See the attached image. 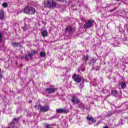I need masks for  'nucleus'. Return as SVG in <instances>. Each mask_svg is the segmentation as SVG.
I'll return each mask as SVG.
<instances>
[{
  "label": "nucleus",
  "mask_w": 128,
  "mask_h": 128,
  "mask_svg": "<svg viewBox=\"0 0 128 128\" xmlns=\"http://www.w3.org/2000/svg\"><path fill=\"white\" fill-rule=\"evenodd\" d=\"M24 12L28 14H36V9L31 6H26L24 8Z\"/></svg>",
  "instance_id": "1"
},
{
  "label": "nucleus",
  "mask_w": 128,
  "mask_h": 128,
  "mask_svg": "<svg viewBox=\"0 0 128 128\" xmlns=\"http://www.w3.org/2000/svg\"><path fill=\"white\" fill-rule=\"evenodd\" d=\"M44 6H48V8H60V6L57 4L56 2L52 0V2H48L47 4L44 2Z\"/></svg>",
  "instance_id": "2"
},
{
  "label": "nucleus",
  "mask_w": 128,
  "mask_h": 128,
  "mask_svg": "<svg viewBox=\"0 0 128 128\" xmlns=\"http://www.w3.org/2000/svg\"><path fill=\"white\" fill-rule=\"evenodd\" d=\"M38 108L40 110V112H48V110H50V106H42L39 105Z\"/></svg>",
  "instance_id": "3"
},
{
  "label": "nucleus",
  "mask_w": 128,
  "mask_h": 128,
  "mask_svg": "<svg viewBox=\"0 0 128 128\" xmlns=\"http://www.w3.org/2000/svg\"><path fill=\"white\" fill-rule=\"evenodd\" d=\"M72 102L74 104H81L82 106V103L80 100H78V98L76 97H72Z\"/></svg>",
  "instance_id": "4"
},
{
  "label": "nucleus",
  "mask_w": 128,
  "mask_h": 128,
  "mask_svg": "<svg viewBox=\"0 0 128 128\" xmlns=\"http://www.w3.org/2000/svg\"><path fill=\"white\" fill-rule=\"evenodd\" d=\"M56 112L58 114H68V110H66V108H58L56 110Z\"/></svg>",
  "instance_id": "5"
},
{
  "label": "nucleus",
  "mask_w": 128,
  "mask_h": 128,
  "mask_svg": "<svg viewBox=\"0 0 128 128\" xmlns=\"http://www.w3.org/2000/svg\"><path fill=\"white\" fill-rule=\"evenodd\" d=\"M92 26V21L91 20H88L86 24L84 25V28H88Z\"/></svg>",
  "instance_id": "6"
},
{
  "label": "nucleus",
  "mask_w": 128,
  "mask_h": 128,
  "mask_svg": "<svg viewBox=\"0 0 128 128\" xmlns=\"http://www.w3.org/2000/svg\"><path fill=\"white\" fill-rule=\"evenodd\" d=\"M56 88H54V87L50 88H46V92H48V94H52L56 90Z\"/></svg>",
  "instance_id": "7"
},
{
  "label": "nucleus",
  "mask_w": 128,
  "mask_h": 128,
  "mask_svg": "<svg viewBox=\"0 0 128 128\" xmlns=\"http://www.w3.org/2000/svg\"><path fill=\"white\" fill-rule=\"evenodd\" d=\"M72 78L76 82H82V78L76 74L74 75Z\"/></svg>",
  "instance_id": "8"
},
{
  "label": "nucleus",
  "mask_w": 128,
  "mask_h": 128,
  "mask_svg": "<svg viewBox=\"0 0 128 128\" xmlns=\"http://www.w3.org/2000/svg\"><path fill=\"white\" fill-rule=\"evenodd\" d=\"M4 16V13L3 10H0V20H2Z\"/></svg>",
  "instance_id": "9"
},
{
  "label": "nucleus",
  "mask_w": 128,
  "mask_h": 128,
  "mask_svg": "<svg viewBox=\"0 0 128 128\" xmlns=\"http://www.w3.org/2000/svg\"><path fill=\"white\" fill-rule=\"evenodd\" d=\"M112 94L114 96H118V90H112Z\"/></svg>",
  "instance_id": "10"
},
{
  "label": "nucleus",
  "mask_w": 128,
  "mask_h": 128,
  "mask_svg": "<svg viewBox=\"0 0 128 128\" xmlns=\"http://www.w3.org/2000/svg\"><path fill=\"white\" fill-rule=\"evenodd\" d=\"M87 120H90L94 124L96 123V120H94L92 117H87Z\"/></svg>",
  "instance_id": "11"
},
{
  "label": "nucleus",
  "mask_w": 128,
  "mask_h": 128,
  "mask_svg": "<svg viewBox=\"0 0 128 128\" xmlns=\"http://www.w3.org/2000/svg\"><path fill=\"white\" fill-rule=\"evenodd\" d=\"M42 34L44 38L48 36V31L44 30L42 32Z\"/></svg>",
  "instance_id": "12"
},
{
  "label": "nucleus",
  "mask_w": 128,
  "mask_h": 128,
  "mask_svg": "<svg viewBox=\"0 0 128 128\" xmlns=\"http://www.w3.org/2000/svg\"><path fill=\"white\" fill-rule=\"evenodd\" d=\"M66 32H72V26H69L67 27L66 28Z\"/></svg>",
  "instance_id": "13"
},
{
  "label": "nucleus",
  "mask_w": 128,
  "mask_h": 128,
  "mask_svg": "<svg viewBox=\"0 0 128 128\" xmlns=\"http://www.w3.org/2000/svg\"><path fill=\"white\" fill-rule=\"evenodd\" d=\"M126 86V84L125 82H122L121 84V88H125Z\"/></svg>",
  "instance_id": "14"
},
{
  "label": "nucleus",
  "mask_w": 128,
  "mask_h": 128,
  "mask_svg": "<svg viewBox=\"0 0 128 128\" xmlns=\"http://www.w3.org/2000/svg\"><path fill=\"white\" fill-rule=\"evenodd\" d=\"M34 53H30L28 54V56L30 58H32V56H34V54H36V51L34 50L33 51Z\"/></svg>",
  "instance_id": "15"
},
{
  "label": "nucleus",
  "mask_w": 128,
  "mask_h": 128,
  "mask_svg": "<svg viewBox=\"0 0 128 128\" xmlns=\"http://www.w3.org/2000/svg\"><path fill=\"white\" fill-rule=\"evenodd\" d=\"M40 56H42V58H44V56H46V52H41L40 53Z\"/></svg>",
  "instance_id": "16"
},
{
  "label": "nucleus",
  "mask_w": 128,
  "mask_h": 128,
  "mask_svg": "<svg viewBox=\"0 0 128 128\" xmlns=\"http://www.w3.org/2000/svg\"><path fill=\"white\" fill-rule=\"evenodd\" d=\"M90 58V56H84L83 58V60H89Z\"/></svg>",
  "instance_id": "17"
},
{
  "label": "nucleus",
  "mask_w": 128,
  "mask_h": 128,
  "mask_svg": "<svg viewBox=\"0 0 128 128\" xmlns=\"http://www.w3.org/2000/svg\"><path fill=\"white\" fill-rule=\"evenodd\" d=\"M2 6H3L4 8H8V4H6V3H4V4H2Z\"/></svg>",
  "instance_id": "18"
},
{
  "label": "nucleus",
  "mask_w": 128,
  "mask_h": 128,
  "mask_svg": "<svg viewBox=\"0 0 128 128\" xmlns=\"http://www.w3.org/2000/svg\"><path fill=\"white\" fill-rule=\"evenodd\" d=\"M18 46V43H16V42L13 43L14 46Z\"/></svg>",
  "instance_id": "19"
},
{
  "label": "nucleus",
  "mask_w": 128,
  "mask_h": 128,
  "mask_svg": "<svg viewBox=\"0 0 128 128\" xmlns=\"http://www.w3.org/2000/svg\"><path fill=\"white\" fill-rule=\"evenodd\" d=\"M113 46H120V44H116V43H114Z\"/></svg>",
  "instance_id": "20"
},
{
  "label": "nucleus",
  "mask_w": 128,
  "mask_h": 128,
  "mask_svg": "<svg viewBox=\"0 0 128 128\" xmlns=\"http://www.w3.org/2000/svg\"><path fill=\"white\" fill-rule=\"evenodd\" d=\"M2 32H0V42H2Z\"/></svg>",
  "instance_id": "21"
},
{
  "label": "nucleus",
  "mask_w": 128,
  "mask_h": 128,
  "mask_svg": "<svg viewBox=\"0 0 128 128\" xmlns=\"http://www.w3.org/2000/svg\"><path fill=\"white\" fill-rule=\"evenodd\" d=\"M18 118H14V122H18Z\"/></svg>",
  "instance_id": "22"
},
{
  "label": "nucleus",
  "mask_w": 128,
  "mask_h": 128,
  "mask_svg": "<svg viewBox=\"0 0 128 128\" xmlns=\"http://www.w3.org/2000/svg\"><path fill=\"white\" fill-rule=\"evenodd\" d=\"M28 55H26V56H25V60H28Z\"/></svg>",
  "instance_id": "23"
},
{
  "label": "nucleus",
  "mask_w": 128,
  "mask_h": 128,
  "mask_svg": "<svg viewBox=\"0 0 128 128\" xmlns=\"http://www.w3.org/2000/svg\"><path fill=\"white\" fill-rule=\"evenodd\" d=\"M2 70L0 69V78H2V74H0V72Z\"/></svg>",
  "instance_id": "24"
},
{
  "label": "nucleus",
  "mask_w": 128,
  "mask_h": 128,
  "mask_svg": "<svg viewBox=\"0 0 128 128\" xmlns=\"http://www.w3.org/2000/svg\"><path fill=\"white\" fill-rule=\"evenodd\" d=\"M80 85L82 86H84V84H83V83L80 84Z\"/></svg>",
  "instance_id": "25"
},
{
  "label": "nucleus",
  "mask_w": 128,
  "mask_h": 128,
  "mask_svg": "<svg viewBox=\"0 0 128 128\" xmlns=\"http://www.w3.org/2000/svg\"><path fill=\"white\" fill-rule=\"evenodd\" d=\"M92 62H96V60H92Z\"/></svg>",
  "instance_id": "26"
},
{
  "label": "nucleus",
  "mask_w": 128,
  "mask_h": 128,
  "mask_svg": "<svg viewBox=\"0 0 128 128\" xmlns=\"http://www.w3.org/2000/svg\"><path fill=\"white\" fill-rule=\"evenodd\" d=\"M104 128H108L107 126H104Z\"/></svg>",
  "instance_id": "27"
},
{
  "label": "nucleus",
  "mask_w": 128,
  "mask_h": 128,
  "mask_svg": "<svg viewBox=\"0 0 128 128\" xmlns=\"http://www.w3.org/2000/svg\"><path fill=\"white\" fill-rule=\"evenodd\" d=\"M116 0V2H118V0Z\"/></svg>",
  "instance_id": "28"
}]
</instances>
